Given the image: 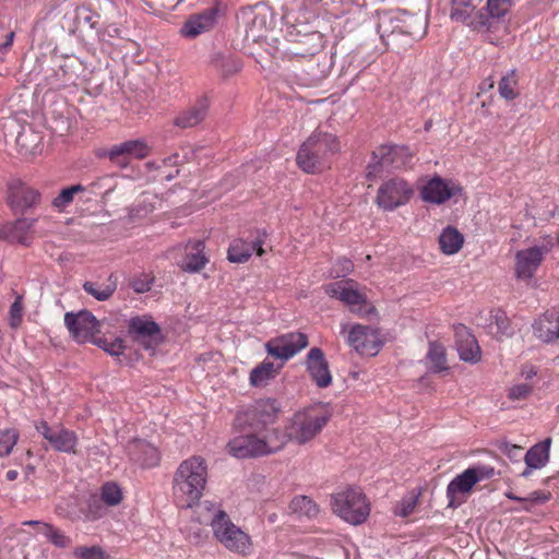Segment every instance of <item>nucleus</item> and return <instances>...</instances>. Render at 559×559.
Here are the masks:
<instances>
[{
	"label": "nucleus",
	"instance_id": "f257e3e1",
	"mask_svg": "<svg viewBox=\"0 0 559 559\" xmlns=\"http://www.w3.org/2000/svg\"><path fill=\"white\" fill-rule=\"evenodd\" d=\"M207 483V465L203 457L193 455L180 463L173 480L175 502L188 509L197 504Z\"/></svg>",
	"mask_w": 559,
	"mask_h": 559
},
{
	"label": "nucleus",
	"instance_id": "f03ea898",
	"mask_svg": "<svg viewBox=\"0 0 559 559\" xmlns=\"http://www.w3.org/2000/svg\"><path fill=\"white\" fill-rule=\"evenodd\" d=\"M340 151V144L334 134L316 130L301 144L297 156V165L309 174L321 171L330 156Z\"/></svg>",
	"mask_w": 559,
	"mask_h": 559
},
{
	"label": "nucleus",
	"instance_id": "7ed1b4c3",
	"mask_svg": "<svg viewBox=\"0 0 559 559\" xmlns=\"http://www.w3.org/2000/svg\"><path fill=\"white\" fill-rule=\"evenodd\" d=\"M334 514L352 524H362L370 514V504L366 495L356 487H347L331 496Z\"/></svg>",
	"mask_w": 559,
	"mask_h": 559
},
{
	"label": "nucleus",
	"instance_id": "20e7f679",
	"mask_svg": "<svg viewBox=\"0 0 559 559\" xmlns=\"http://www.w3.org/2000/svg\"><path fill=\"white\" fill-rule=\"evenodd\" d=\"M331 415L320 406H309L293 415L287 424L290 441L305 444L319 435Z\"/></svg>",
	"mask_w": 559,
	"mask_h": 559
},
{
	"label": "nucleus",
	"instance_id": "39448f33",
	"mask_svg": "<svg viewBox=\"0 0 559 559\" xmlns=\"http://www.w3.org/2000/svg\"><path fill=\"white\" fill-rule=\"evenodd\" d=\"M214 536L224 547L235 554L247 556L252 548L250 536L235 525L227 513L218 510L211 520Z\"/></svg>",
	"mask_w": 559,
	"mask_h": 559
},
{
	"label": "nucleus",
	"instance_id": "423d86ee",
	"mask_svg": "<svg viewBox=\"0 0 559 559\" xmlns=\"http://www.w3.org/2000/svg\"><path fill=\"white\" fill-rule=\"evenodd\" d=\"M281 404L275 399H260L243 412H239L235 418V425L249 427L255 432H262L266 426L273 425L281 413Z\"/></svg>",
	"mask_w": 559,
	"mask_h": 559
},
{
	"label": "nucleus",
	"instance_id": "0eeeda50",
	"mask_svg": "<svg viewBox=\"0 0 559 559\" xmlns=\"http://www.w3.org/2000/svg\"><path fill=\"white\" fill-rule=\"evenodd\" d=\"M413 153L404 145H381L372 152L367 178L372 180L384 169H401L411 165Z\"/></svg>",
	"mask_w": 559,
	"mask_h": 559
},
{
	"label": "nucleus",
	"instance_id": "6e6552de",
	"mask_svg": "<svg viewBox=\"0 0 559 559\" xmlns=\"http://www.w3.org/2000/svg\"><path fill=\"white\" fill-rule=\"evenodd\" d=\"M493 472V467L474 466L454 477L447 487L449 507L457 508L461 506L465 501L464 496L469 493L478 481L489 479Z\"/></svg>",
	"mask_w": 559,
	"mask_h": 559
},
{
	"label": "nucleus",
	"instance_id": "1a4fd4ad",
	"mask_svg": "<svg viewBox=\"0 0 559 559\" xmlns=\"http://www.w3.org/2000/svg\"><path fill=\"white\" fill-rule=\"evenodd\" d=\"M414 195L413 186L403 178L393 177L381 183L374 199L384 211H393L407 204Z\"/></svg>",
	"mask_w": 559,
	"mask_h": 559
},
{
	"label": "nucleus",
	"instance_id": "9d476101",
	"mask_svg": "<svg viewBox=\"0 0 559 559\" xmlns=\"http://www.w3.org/2000/svg\"><path fill=\"white\" fill-rule=\"evenodd\" d=\"M128 334L147 350H154L163 341L159 325L148 316L132 317L128 323Z\"/></svg>",
	"mask_w": 559,
	"mask_h": 559
},
{
	"label": "nucleus",
	"instance_id": "9b49d317",
	"mask_svg": "<svg viewBox=\"0 0 559 559\" xmlns=\"http://www.w3.org/2000/svg\"><path fill=\"white\" fill-rule=\"evenodd\" d=\"M307 346L308 336L305 333L289 332L269 340L265 350L270 356L286 361Z\"/></svg>",
	"mask_w": 559,
	"mask_h": 559
},
{
	"label": "nucleus",
	"instance_id": "f8f14e48",
	"mask_svg": "<svg viewBox=\"0 0 559 559\" xmlns=\"http://www.w3.org/2000/svg\"><path fill=\"white\" fill-rule=\"evenodd\" d=\"M64 324L78 343H86L100 333V322L87 310L67 312Z\"/></svg>",
	"mask_w": 559,
	"mask_h": 559
},
{
	"label": "nucleus",
	"instance_id": "ddd939ff",
	"mask_svg": "<svg viewBox=\"0 0 559 559\" xmlns=\"http://www.w3.org/2000/svg\"><path fill=\"white\" fill-rule=\"evenodd\" d=\"M348 345L361 356H376L382 347L380 334L369 325L355 324L348 332Z\"/></svg>",
	"mask_w": 559,
	"mask_h": 559
},
{
	"label": "nucleus",
	"instance_id": "4468645a",
	"mask_svg": "<svg viewBox=\"0 0 559 559\" xmlns=\"http://www.w3.org/2000/svg\"><path fill=\"white\" fill-rule=\"evenodd\" d=\"M150 154V147L144 140H129L111 146L98 154L99 157H108L111 163L120 168L129 165L131 158L143 159Z\"/></svg>",
	"mask_w": 559,
	"mask_h": 559
},
{
	"label": "nucleus",
	"instance_id": "2eb2a0df",
	"mask_svg": "<svg viewBox=\"0 0 559 559\" xmlns=\"http://www.w3.org/2000/svg\"><path fill=\"white\" fill-rule=\"evenodd\" d=\"M324 290L330 297L338 299L354 312H360L361 307L367 304V296L357 289V283L354 280L330 283L324 286Z\"/></svg>",
	"mask_w": 559,
	"mask_h": 559
},
{
	"label": "nucleus",
	"instance_id": "dca6fc26",
	"mask_svg": "<svg viewBox=\"0 0 559 559\" xmlns=\"http://www.w3.org/2000/svg\"><path fill=\"white\" fill-rule=\"evenodd\" d=\"M479 2L480 0H452L451 20L466 24L474 31L484 32V26L489 24L485 13L476 10Z\"/></svg>",
	"mask_w": 559,
	"mask_h": 559
},
{
	"label": "nucleus",
	"instance_id": "f3484780",
	"mask_svg": "<svg viewBox=\"0 0 559 559\" xmlns=\"http://www.w3.org/2000/svg\"><path fill=\"white\" fill-rule=\"evenodd\" d=\"M41 200L38 190L16 181L9 186L8 203L14 213L24 214L26 211L36 207Z\"/></svg>",
	"mask_w": 559,
	"mask_h": 559
},
{
	"label": "nucleus",
	"instance_id": "a211bd4d",
	"mask_svg": "<svg viewBox=\"0 0 559 559\" xmlns=\"http://www.w3.org/2000/svg\"><path fill=\"white\" fill-rule=\"evenodd\" d=\"M36 430L56 451L67 453L74 452L78 443V438L74 431L59 426L50 427L47 421L44 420L36 425Z\"/></svg>",
	"mask_w": 559,
	"mask_h": 559
},
{
	"label": "nucleus",
	"instance_id": "6ab92c4d",
	"mask_svg": "<svg viewBox=\"0 0 559 559\" xmlns=\"http://www.w3.org/2000/svg\"><path fill=\"white\" fill-rule=\"evenodd\" d=\"M547 249L545 247H531L516 252L515 276L519 280H531L544 260Z\"/></svg>",
	"mask_w": 559,
	"mask_h": 559
},
{
	"label": "nucleus",
	"instance_id": "aec40b11",
	"mask_svg": "<svg viewBox=\"0 0 559 559\" xmlns=\"http://www.w3.org/2000/svg\"><path fill=\"white\" fill-rule=\"evenodd\" d=\"M35 218L21 217L0 226V240L29 246L33 241Z\"/></svg>",
	"mask_w": 559,
	"mask_h": 559
},
{
	"label": "nucleus",
	"instance_id": "412c9836",
	"mask_svg": "<svg viewBox=\"0 0 559 559\" xmlns=\"http://www.w3.org/2000/svg\"><path fill=\"white\" fill-rule=\"evenodd\" d=\"M267 234L265 230H258V236L252 241H246L243 239H235L227 251V259L231 263H245L247 262L252 253L255 251L259 257L264 254L262 248Z\"/></svg>",
	"mask_w": 559,
	"mask_h": 559
},
{
	"label": "nucleus",
	"instance_id": "4be33fe9",
	"mask_svg": "<svg viewBox=\"0 0 559 559\" xmlns=\"http://www.w3.org/2000/svg\"><path fill=\"white\" fill-rule=\"evenodd\" d=\"M305 364L311 380L319 388H326L331 384L332 376L329 369V362L321 348L312 347L307 354Z\"/></svg>",
	"mask_w": 559,
	"mask_h": 559
},
{
	"label": "nucleus",
	"instance_id": "5701e85b",
	"mask_svg": "<svg viewBox=\"0 0 559 559\" xmlns=\"http://www.w3.org/2000/svg\"><path fill=\"white\" fill-rule=\"evenodd\" d=\"M460 191L457 186H449L444 179L436 176L421 188L420 195L425 202L442 204Z\"/></svg>",
	"mask_w": 559,
	"mask_h": 559
},
{
	"label": "nucleus",
	"instance_id": "b1692460",
	"mask_svg": "<svg viewBox=\"0 0 559 559\" xmlns=\"http://www.w3.org/2000/svg\"><path fill=\"white\" fill-rule=\"evenodd\" d=\"M227 449L237 459L264 456L260 437L257 433L235 437L227 443Z\"/></svg>",
	"mask_w": 559,
	"mask_h": 559
},
{
	"label": "nucleus",
	"instance_id": "393cba45",
	"mask_svg": "<svg viewBox=\"0 0 559 559\" xmlns=\"http://www.w3.org/2000/svg\"><path fill=\"white\" fill-rule=\"evenodd\" d=\"M127 453L142 467H154L159 463L158 450L145 440L134 439L127 445Z\"/></svg>",
	"mask_w": 559,
	"mask_h": 559
},
{
	"label": "nucleus",
	"instance_id": "a878e982",
	"mask_svg": "<svg viewBox=\"0 0 559 559\" xmlns=\"http://www.w3.org/2000/svg\"><path fill=\"white\" fill-rule=\"evenodd\" d=\"M537 338L545 343L559 340V309L547 310L533 324Z\"/></svg>",
	"mask_w": 559,
	"mask_h": 559
},
{
	"label": "nucleus",
	"instance_id": "bb28decb",
	"mask_svg": "<svg viewBox=\"0 0 559 559\" xmlns=\"http://www.w3.org/2000/svg\"><path fill=\"white\" fill-rule=\"evenodd\" d=\"M209 99L200 97L193 105L178 114L174 120V124L181 129L193 128L200 124L207 116Z\"/></svg>",
	"mask_w": 559,
	"mask_h": 559
},
{
	"label": "nucleus",
	"instance_id": "cd10ccee",
	"mask_svg": "<svg viewBox=\"0 0 559 559\" xmlns=\"http://www.w3.org/2000/svg\"><path fill=\"white\" fill-rule=\"evenodd\" d=\"M456 348L459 356L464 361L477 362L480 360V347L468 330L464 325H460L455 330Z\"/></svg>",
	"mask_w": 559,
	"mask_h": 559
},
{
	"label": "nucleus",
	"instance_id": "c85d7f7f",
	"mask_svg": "<svg viewBox=\"0 0 559 559\" xmlns=\"http://www.w3.org/2000/svg\"><path fill=\"white\" fill-rule=\"evenodd\" d=\"M216 21V13L214 10H207L201 14L193 15L188 19L181 29L180 34L186 38H195L204 32L210 31Z\"/></svg>",
	"mask_w": 559,
	"mask_h": 559
},
{
	"label": "nucleus",
	"instance_id": "c756f323",
	"mask_svg": "<svg viewBox=\"0 0 559 559\" xmlns=\"http://www.w3.org/2000/svg\"><path fill=\"white\" fill-rule=\"evenodd\" d=\"M288 441H290V437H288L287 427L285 428V431H282L280 428L265 430V432L260 437L264 455L281 451Z\"/></svg>",
	"mask_w": 559,
	"mask_h": 559
},
{
	"label": "nucleus",
	"instance_id": "7c9ffc66",
	"mask_svg": "<svg viewBox=\"0 0 559 559\" xmlns=\"http://www.w3.org/2000/svg\"><path fill=\"white\" fill-rule=\"evenodd\" d=\"M464 243V236L454 226H447L439 236V246L442 253L452 255L457 253Z\"/></svg>",
	"mask_w": 559,
	"mask_h": 559
},
{
	"label": "nucleus",
	"instance_id": "2f4dec72",
	"mask_svg": "<svg viewBox=\"0 0 559 559\" xmlns=\"http://www.w3.org/2000/svg\"><path fill=\"white\" fill-rule=\"evenodd\" d=\"M189 245L192 246V250L187 253L185 261L181 264V269L191 273L199 272L209 262L204 254V241L195 240L193 242H189Z\"/></svg>",
	"mask_w": 559,
	"mask_h": 559
},
{
	"label": "nucleus",
	"instance_id": "473e14b6",
	"mask_svg": "<svg viewBox=\"0 0 559 559\" xmlns=\"http://www.w3.org/2000/svg\"><path fill=\"white\" fill-rule=\"evenodd\" d=\"M513 0H487L486 9L488 24L484 26V32H490L500 23V20L510 11Z\"/></svg>",
	"mask_w": 559,
	"mask_h": 559
},
{
	"label": "nucleus",
	"instance_id": "72a5a7b5",
	"mask_svg": "<svg viewBox=\"0 0 559 559\" xmlns=\"http://www.w3.org/2000/svg\"><path fill=\"white\" fill-rule=\"evenodd\" d=\"M296 43L300 47L296 48L294 53L302 57L313 56L323 48V37L320 32L304 34Z\"/></svg>",
	"mask_w": 559,
	"mask_h": 559
},
{
	"label": "nucleus",
	"instance_id": "f704fd0d",
	"mask_svg": "<svg viewBox=\"0 0 559 559\" xmlns=\"http://www.w3.org/2000/svg\"><path fill=\"white\" fill-rule=\"evenodd\" d=\"M550 439L533 445L525 454L524 460L528 467L540 468L549 460Z\"/></svg>",
	"mask_w": 559,
	"mask_h": 559
},
{
	"label": "nucleus",
	"instance_id": "c9c22d12",
	"mask_svg": "<svg viewBox=\"0 0 559 559\" xmlns=\"http://www.w3.org/2000/svg\"><path fill=\"white\" fill-rule=\"evenodd\" d=\"M278 373V368L271 361H262L250 372L249 381L252 386H264L270 380Z\"/></svg>",
	"mask_w": 559,
	"mask_h": 559
},
{
	"label": "nucleus",
	"instance_id": "e433bc0d",
	"mask_svg": "<svg viewBox=\"0 0 559 559\" xmlns=\"http://www.w3.org/2000/svg\"><path fill=\"white\" fill-rule=\"evenodd\" d=\"M290 509L294 513L309 519L317 518L320 512L319 506L308 496L295 497L290 502Z\"/></svg>",
	"mask_w": 559,
	"mask_h": 559
},
{
	"label": "nucleus",
	"instance_id": "4c0bfd02",
	"mask_svg": "<svg viewBox=\"0 0 559 559\" xmlns=\"http://www.w3.org/2000/svg\"><path fill=\"white\" fill-rule=\"evenodd\" d=\"M427 359L430 361V370L435 373H439L448 370L445 349L442 345L430 342L429 350L427 353Z\"/></svg>",
	"mask_w": 559,
	"mask_h": 559
},
{
	"label": "nucleus",
	"instance_id": "58836bf2",
	"mask_svg": "<svg viewBox=\"0 0 559 559\" xmlns=\"http://www.w3.org/2000/svg\"><path fill=\"white\" fill-rule=\"evenodd\" d=\"M99 497L107 507H116L123 499L120 486L114 481H107L100 487Z\"/></svg>",
	"mask_w": 559,
	"mask_h": 559
},
{
	"label": "nucleus",
	"instance_id": "ea45409f",
	"mask_svg": "<svg viewBox=\"0 0 559 559\" xmlns=\"http://www.w3.org/2000/svg\"><path fill=\"white\" fill-rule=\"evenodd\" d=\"M86 188L80 183L67 187L62 189L56 198H53L51 205L59 211H62L73 202L75 194L84 192Z\"/></svg>",
	"mask_w": 559,
	"mask_h": 559
},
{
	"label": "nucleus",
	"instance_id": "a19ab883",
	"mask_svg": "<svg viewBox=\"0 0 559 559\" xmlns=\"http://www.w3.org/2000/svg\"><path fill=\"white\" fill-rule=\"evenodd\" d=\"M491 319H492L491 324H495L497 328V331L495 332V335L497 338L513 335L514 330L511 326V321L503 310H501V309L495 310L491 313Z\"/></svg>",
	"mask_w": 559,
	"mask_h": 559
},
{
	"label": "nucleus",
	"instance_id": "79ce46f5",
	"mask_svg": "<svg viewBox=\"0 0 559 559\" xmlns=\"http://www.w3.org/2000/svg\"><path fill=\"white\" fill-rule=\"evenodd\" d=\"M106 513L107 509L102 498L97 495H92L86 501L85 518L90 521H95L106 515Z\"/></svg>",
	"mask_w": 559,
	"mask_h": 559
},
{
	"label": "nucleus",
	"instance_id": "37998d69",
	"mask_svg": "<svg viewBox=\"0 0 559 559\" xmlns=\"http://www.w3.org/2000/svg\"><path fill=\"white\" fill-rule=\"evenodd\" d=\"M518 84L515 70H511L507 75L502 76L499 82L500 96L507 100H513L518 97L515 86Z\"/></svg>",
	"mask_w": 559,
	"mask_h": 559
},
{
	"label": "nucleus",
	"instance_id": "c03bdc74",
	"mask_svg": "<svg viewBox=\"0 0 559 559\" xmlns=\"http://www.w3.org/2000/svg\"><path fill=\"white\" fill-rule=\"evenodd\" d=\"M43 534L49 539L51 544L59 548H67L72 544L70 537L50 524H43Z\"/></svg>",
	"mask_w": 559,
	"mask_h": 559
},
{
	"label": "nucleus",
	"instance_id": "a18cd8bd",
	"mask_svg": "<svg viewBox=\"0 0 559 559\" xmlns=\"http://www.w3.org/2000/svg\"><path fill=\"white\" fill-rule=\"evenodd\" d=\"M83 288L87 294L92 295L97 300L104 301L112 296L116 290V284L112 283L106 285L105 287H100L96 283L85 282Z\"/></svg>",
	"mask_w": 559,
	"mask_h": 559
},
{
	"label": "nucleus",
	"instance_id": "49530a36",
	"mask_svg": "<svg viewBox=\"0 0 559 559\" xmlns=\"http://www.w3.org/2000/svg\"><path fill=\"white\" fill-rule=\"evenodd\" d=\"M19 440V431L13 428L0 431V456H7L11 453L13 447Z\"/></svg>",
	"mask_w": 559,
	"mask_h": 559
},
{
	"label": "nucleus",
	"instance_id": "de8ad7c7",
	"mask_svg": "<svg viewBox=\"0 0 559 559\" xmlns=\"http://www.w3.org/2000/svg\"><path fill=\"white\" fill-rule=\"evenodd\" d=\"M419 496L420 491H412L408 496L404 497L400 502V510L397 514L402 518L409 516L418 503Z\"/></svg>",
	"mask_w": 559,
	"mask_h": 559
},
{
	"label": "nucleus",
	"instance_id": "09e8293b",
	"mask_svg": "<svg viewBox=\"0 0 559 559\" xmlns=\"http://www.w3.org/2000/svg\"><path fill=\"white\" fill-rule=\"evenodd\" d=\"M73 554L75 557H79L81 559H109V557L99 546L76 547Z\"/></svg>",
	"mask_w": 559,
	"mask_h": 559
},
{
	"label": "nucleus",
	"instance_id": "8fccbe9b",
	"mask_svg": "<svg viewBox=\"0 0 559 559\" xmlns=\"http://www.w3.org/2000/svg\"><path fill=\"white\" fill-rule=\"evenodd\" d=\"M533 392V386L527 383H520L513 385L509 390L508 397L512 401H520L527 399Z\"/></svg>",
	"mask_w": 559,
	"mask_h": 559
},
{
	"label": "nucleus",
	"instance_id": "3c124183",
	"mask_svg": "<svg viewBox=\"0 0 559 559\" xmlns=\"http://www.w3.org/2000/svg\"><path fill=\"white\" fill-rule=\"evenodd\" d=\"M23 302L22 297L17 296L10 307V325L16 329L22 322Z\"/></svg>",
	"mask_w": 559,
	"mask_h": 559
},
{
	"label": "nucleus",
	"instance_id": "603ef678",
	"mask_svg": "<svg viewBox=\"0 0 559 559\" xmlns=\"http://www.w3.org/2000/svg\"><path fill=\"white\" fill-rule=\"evenodd\" d=\"M152 284L153 277L147 274L134 277L130 282V286L132 287V289L139 294L148 292L152 288Z\"/></svg>",
	"mask_w": 559,
	"mask_h": 559
},
{
	"label": "nucleus",
	"instance_id": "864d4df0",
	"mask_svg": "<svg viewBox=\"0 0 559 559\" xmlns=\"http://www.w3.org/2000/svg\"><path fill=\"white\" fill-rule=\"evenodd\" d=\"M551 495L548 491L536 490L531 492L527 497L523 499V502L526 503H535L542 504L550 499Z\"/></svg>",
	"mask_w": 559,
	"mask_h": 559
},
{
	"label": "nucleus",
	"instance_id": "5fc2aeb1",
	"mask_svg": "<svg viewBox=\"0 0 559 559\" xmlns=\"http://www.w3.org/2000/svg\"><path fill=\"white\" fill-rule=\"evenodd\" d=\"M336 266L338 267L337 270L334 271L335 273V277H340V276H346L347 274H349L353 269H354V264L353 262L349 260V259H346V258H343V259H340L337 261V264Z\"/></svg>",
	"mask_w": 559,
	"mask_h": 559
},
{
	"label": "nucleus",
	"instance_id": "6e6d98bb",
	"mask_svg": "<svg viewBox=\"0 0 559 559\" xmlns=\"http://www.w3.org/2000/svg\"><path fill=\"white\" fill-rule=\"evenodd\" d=\"M378 32L380 33L381 38L383 39V41L388 46V48H390V47L395 48L397 38L402 34L401 31L393 29L389 35H386V38H385L384 33H381V25H379Z\"/></svg>",
	"mask_w": 559,
	"mask_h": 559
},
{
	"label": "nucleus",
	"instance_id": "4d7b16f0",
	"mask_svg": "<svg viewBox=\"0 0 559 559\" xmlns=\"http://www.w3.org/2000/svg\"><path fill=\"white\" fill-rule=\"evenodd\" d=\"M500 450L503 454L508 455L510 459L515 460L520 455V453L522 451V447L511 444L509 442H504L500 447Z\"/></svg>",
	"mask_w": 559,
	"mask_h": 559
},
{
	"label": "nucleus",
	"instance_id": "13d9d810",
	"mask_svg": "<svg viewBox=\"0 0 559 559\" xmlns=\"http://www.w3.org/2000/svg\"><path fill=\"white\" fill-rule=\"evenodd\" d=\"M106 352L112 356H119L124 352L123 341L121 338H116L109 343Z\"/></svg>",
	"mask_w": 559,
	"mask_h": 559
},
{
	"label": "nucleus",
	"instance_id": "bf43d9fd",
	"mask_svg": "<svg viewBox=\"0 0 559 559\" xmlns=\"http://www.w3.org/2000/svg\"><path fill=\"white\" fill-rule=\"evenodd\" d=\"M88 342L97 345L98 347L103 348L105 352H106V348H108V345L110 342H108L107 340L103 338V337H96L94 336L92 340H90Z\"/></svg>",
	"mask_w": 559,
	"mask_h": 559
},
{
	"label": "nucleus",
	"instance_id": "052dcab7",
	"mask_svg": "<svg viewBox=\"0 0 559 559\" xmlns=\"http://www.w3.org/2000/svg\"><path fill=\"white\" fill-rule=\"evenodd\" d=\"M14 39V33L10 32L5 36V41L3 44H0V51L8 49L12 46Z\"/></svg>",
	"mask_w": 559,
	"mask_h": 559
},
{
	"label": "nucleus",
	"instance_id": "680f3d73",
	"mask_svg": "<svg viewBox=\"0 0 559 559\" xmlns=\"http://www.w3.org/2000/svg\"><path fill=\"white\" fill-rule=\"evenodd\" d=\"M537 374V370L534 368V367H530V368H524L522 370V376L526 379V380H530L532 379L533 377H535Z\"/></svg>",
	"mask_w": 559,
	"mask_h": 559
},
{
	"label": "nucleus",
	"instance_id": "e2e57ef3",
	"mask_svg": "<svg viewBox=\"0 0 559 559\" xmlns=\"http://www.w3.org/2000/svg\"><path fill=\"white\" fill-rule=\"evenodd\" d=\"M506 497H507L508 499H510V500H513V501H522V502H523V499H524V498H521V497H519V496L514 495L512 491H508V492H506Z\"/></svg>",
	"mask_w": 559,
	"mask_h": 559
},
{
	"label": "nucleus",
	"instance_id": "0e129e2a",
	"mask_svg": "<svg viewBox=\"0 0 559 559\" xmlns=\"http://www.w3.org/2000/svg\"><path fill=\"white\" fill-rule=\"evenodd\" d=\"M17 475H19V473L16 471L10 469L7 472V479L14 480V479H16Z\"/></svg>",
	"mask_w": 559,
	"mask_h": 559
},
{
	"label": "nucleus",
	"instance_id": "69168bd1",
	"mask_svg": "<svg viewBox=\"0 0 559 559\" xmlns=\"http://www.w3.org/2000/svg\"><path fill=\"white\" fill-rule=\"evenodd\" d=\"M23 524L24 525H37V526L40 527V532L43 533V524H45V523L44 522H39V521L31 520V521H25Z\"/></svg>",
	"mask_w": 559,
	"mask_h": 559
},
{
	"label": "nucleus",
	"instance_id": "338daca9",
	"mask_svg": "<svg viewBox=\"0 0 559 559\" xmlns=\"http://www.w3.org/2000/svg\"><path fill=\"white\" fill-rule=\"evenodd\" d=\"M431 128H432V120H431V119H429V120H427V121L425 122V124H424V129H425V131H427V132H428V131H430V130H431Z\"/></svg>",
	"mask_w": 559,
	"mask_h": 559
},
{
	"label": "nucleus",
	"instance_id": "774afa93",
	"mask_svg": "<svg viewBox=\"0 0 559 559\" xmlns=\"http://www.w3.org/2000/svg\"><path fill=\"white\" fill-rule=\"evenodd\" d=\"M531 474V467L526 465V468L522 472V476L527 477Z\"/></svg>",
	"mask_w": 559,
	"mask_h": 559
}]
</instances>
